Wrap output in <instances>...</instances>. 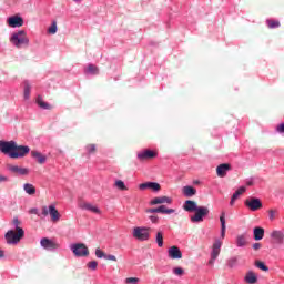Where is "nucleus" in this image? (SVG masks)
<instances>
[{
  "instance_id": "1",
  "label": "nucleus",
  "mask_w": 284,
  "mask_h": 284,
  "mask_svg": "<svg viewBox=\"0 0 284 284\" xmlns=\"http://www.w3.org/2000/svg\"><path fill=\"white\" fill-rule=\"evenodd\" d=\"M0 152L7 154L9 159H23L30 154V146L19 145L14 141L0 140Z\"/></svg>"
},
{
  "instance_id": "2",
  "label": "nucleus",
  "mask_w": 284,
  "mask_h": 284,
  "mask_svg": "<svg viewBox=\"0 0 284 284\" xmlns=\"http://www.w3.org/2000/svg\"><path fill=\"white\" fill-rule=\"evenodd\" d=\"M221 223V239H215L212 245L211 258H219V254H221V247L223 246V239H225V232L227 226L225 225V213H222L220 216Z\"/></svg>"
},
{
  "instance_id": "3",
  "label": "nucleus",
  "mask_w": 284,
  "mask_h": 284,
  "mask_svg": "<svg viewBox=\"0 0 284 284\" xmlns=\"http://www.w3.org/2000/svg\"><path fill=\"white\" fill-rule=\"evenodd\" d=\"M10 42L16 48H21L22 45H30V39L28 38V33L26 30H19L17 32H13Z\"/></svg>"
},
{
  "instance_id": "4",
  "label": "nucleus",
  "mask_w": 284,
  "mask_h": 284,
  "mask_svg": "<svg viewBox=\"0 0 284 284\" xmlns=\"http://www.w3.org/2000/svg\"><path fill=\"white\" fill-rule=\"evenodd\" d=\"M23 236H26V231H23V229H18V231L9 230L6 233L4 239L8 245H17Z\"/></svg>"
},
{
  "instance_id": "5",
  "label": "nucleus",
  "mask_w": 284,
  "mask_h": 284,
  "mask_svg": "<svg viewBox=\"0 0 284 284\" xmlns=\"http://www.w3.org/2000/svg\"><path fill=\"white\" fill-rule=\"evenodd\" d=\"M70 250L74 254V256H78V257L90 256V250H88V246L84 243L71 244Z\"/></svg>"
},
{
  "instance_id": "6",
  "label": "nucleus",
  "mask_w": 284,
  "mask_h": 284,
  "mask_svg": "<svg viewBox=\"0 0 284 284\" xmlns=\"http://www.w3.org/2000/svg\"><path fill=\"white\" fill-rule=\"evenodd\" d=\"M133 239L136 241H149L150 240V229L143 226H136L132 232Z\"/></svg>"
},
{
  "instance_id": "7",
  "label": "nucleus",
  "mask_w": 284,
  "mask_h": 284,
  "mask_svg": "<svg viewBox=\"0 0 284 284\" xmlns=\"http://www.w3.org/2000/svg\"><path fill=\"white\" fill-rule=\"evenodd\" d=\"M194 212L195 214L191 216V222L203 223V219L210 214V209L206 206H199Z\"/></svg>"
},
{
  "instance_id": "8",
  "label": "nucleus",
  "mask_w": 284,
  "mask_h": 284,
  "mask_svg": "<svg viewBox=\"0 0 284 284\" xmlns=\"http://www.w3.org/2000/svg\"><path fill=\"white\" fill-rule=\"evenodd\" d=\"M244 205L251 210V212H256L263 207V202L258 197H248L245 200Z\"/></svg>"
},
{
  "instance_id": "9",
  "label": "nucleus",
  "mask_w": 284,
  "mask_h": 284,
  "mask_svg": "<svg viewBox=\"0 0 284 284\" xmlns=\"http://www.w3.org/2000/svg\"><path fill=\"white\" fill-rule=\"evenodd\" d=\"M7 170L12 174H19L20 176H28V174H30V169L21 168L19 165L8 164Z\"/></svg>"
},
{
  "instance_id": "10",
  "label": "nucleus",
  "mask_w": 284,
  "mask_h": 284,
  "mask_svg": "<svg viewBox=\"0 0 284 284\" xmlns=\"http://www.w3.org/2000/svg\"><path fill=\"white\" fill-rule=\"evenodd\" d=\"M7 26L9 28H21L23 27V18L19 14L11 16L7 19Z\"/></svg>"
},
{
  "instance_id": "11",
  "label": "nucleus",
  "mask_w": 284,
  "mask_h": 284,
  "mask_svg": "<svg viewBox=\"0 0 284 284\" xmlns=\"http://www.w3.org/2000/svg\"><path fill=\"white\" fill-rule=\"evenodd\" d=\"M80 210H85L87 212H92V214H102L101 209L97 204L89 202H81L79 204Z\"/></svg>"
},
{
  "instance_id": "12",
  "label": "nucleus",
  "mask_w": 284,
  "mask_h": 284,
  "mask_svg": "<svg viewBox=\"0 0 284 284\" xmlns=\"http://www.w3.org/2000/svg\"><path fill=\"white\" fill-rule=\"evenodd\" d=\"M174 209H168L165 205H161L156 209H148V214H174Z\"/></svg>"
},
{
  "instance_id": "13",
  "label": "nucleus",
  "mask_w": 284,
  "mask_h": 284,
  "mask_svg": "<svg viewBox=\"0 0 284 284\" xmlns=\"http://www.w3.org/2000/svg\"><path fill=\"white\" fill-rule=\"evenodd\" d=\"M40 245L41 247H43L44 250H59L60 245L59 243L48 239V237H43L40 241Z\"/></svg>"
},
{
  "instance_id": "14",
  "label": "nucleus",
  "mask_w": 284,
  "mask_h": 284,
  "mask_svg": "<svg viewBox=\"0 0 284 284\" xmlns=\"http://www.w3.org/2000/svg\"><path fill=\"white\" fill-rule=\"evenodd\" d=\"M139 161H148L150 159H156V152L152 150H143L138 152Z\"/></svg>"
},
{
  "instance_id": "15",
  "label": "nucleus",
  "mask_w": 284,
  "mask_h": 284,
  "mask_svg": "<svg viewBox=\"0 0 284 284\" xmlns=\"http://www.w3.org/2000/svg\"><path fill=\"white\" fill-rule=\"evenodd\" d=\"M49 215L52 223H59V221H61V213H59L54 204L49 205Z\"/></svg>"
},
{
  "instance_id": "16",
  "label": "nucleus",
  "mask_w": 284,
  "mask_h": 284,
  "mask_svg": "<svg viewBox=\"0 0 284 284\" xmlns=\"http://www.w3.org/2000/svg\"><path fill=\"white\" fill-rule=\"evenodd\" d=\"M169 258L179 260L183 258V253L181 252V248L179 246H171L168 250Z\"/></svg>"
},
{
  "instance_id": "17",
  "label": "nucleus",
  "mask_w": 284,
  "mask_h": 284,
  "mask_svg": "<svg viewBox=\"0 0 284 284\" xmlns=\"http://www.w3.org/2000/svg\"><path fill=\"white\" fill-rule=\"evenodd\" d=\"M163 203H168V205L172 204V197L168 196H159L151 200L150 205H163Z\"/></svg>"
},
{
  "instance_id": "18",
  "label": "nucleus",
  "mask_w": 284,
  "mask_h": 284,
  "mask_svg": "<svg viewBox=\"0 0 284 284\" xmlns=\"http://www.w3.org/2000/svg\"><path fill=\"white\" fill-rule=\"evenodd\" d=\"M244 283L256 284L258 283V275L254 271H248L244 276Z\"/></svg>"
},
{
  "instance_id": "19",
  "label": "nucleus",
  "mask_w": 284,
  "mask_h": 284,
  "mask_svg": "<svg viewBox=\"0 0 284 284\" xmlns=\"http://www.w3.org/2000/svg\"><path fill=\"white\" fill-rule=\"evenodd\" d=\"M231 170V166L230 164H220L217 168H216V174L217 176H220V179H223L225 176H227V172H230Z\"/></svg>"
},
{
  "instance_id": "20",
  "label": "nucleus",
  "mask_w": 284,
  "mask_h": 284,
  "mask_svg": "<svg viewBox=\"0 0 284 284\" xmlns=\"http://www.w3.org/2000/svg\"><path fill=\"white\" fill-rule=\"evenodd\" d=\"M271 239L277 244V245H283L284 243V233L283 231H273L271 233Z\"/></svg>"
},
{
  "instance_id": "21",
  "label": "nucleus",
  "mask_w": 284,
  "mask_h": 284,
  "mask_svg": "<svg viewBox=\"0 0 284 284\" xmlns=\"http://www.w3.org/2000/svg\"><path fill=\"white\" fill-rule=\"evenodd\" d=\"M31 156L32 159H36L37 163H39L40 165H43V163L48 161V156L43 155L39 151H31Z\"/></svg>"
},
{
  "instance_id": "22",
  "label": "nucleus",
  "mask_w": 284,
  "mask_h": 284,
  "mask_svg": "<svg viewBox=\"0 0 284 284\" xmlns=\"http://www.w3.org/2000/svg\"><path fill=\"white\" fill-rule=\"evenodd\" d=\"M199 207L195 201L186 200L183 204V210L185 212H194Z\"/></svg>"
},
{
  "instance_id": "23",
  "label": "nucleus",
  "mask_w": 284,
  "mask_h": 284,
  "mask_svg": "<svg viewBox=\"0 0 284 284\" xmlns=\"http://www.w3.org/2000/svg\"><path fill=\"white\" fill-rule=\"evenodd\" d=\"M263 236H265V229L261 226L253 229V237L255 241H263Z\"/></svg>"
},
{
  "instance_id": "24",
  "label": "nucleus",
  "mask_w": 284,
  "mask_h": 284,
  "mask_svg": "<svg viewBox=\"0 0 284 284\" xmlns=\"http://www.w3.org/2000/svg\"><path fill=\"white\" fill-rule=\"evenodd\" d=\"M182 192L184 194V196H186L187 199L192 197V196H196V189H194L193 186L186 185L182 189Z\"/></svg>"
},
{
  "instance_id": "25",
  "label": "nucleus",
  "mask_w": 284,
  "mask_h": 284,
  "mask_svg": "<svg viewBox=\"0 0 284 284\" xmlns=\"http://www.w3.org/2000/svg\"><path fill=\"white\" fill-rule=\"evenodd\" d=\"M236 247H245L247 245V236L245 234L237 235L235 239Z\"/></svg>"
},
{
  "instance_id": "26",
  "label": "nucleus",
  "mask_w": 284,
  "mask_h": 284,
  "mask_svg": "<svg viewBox=\"0 0 284 284\" xmlns=\"http://www.w3.org/2000/svg\"><path fill=\"white\" fill-rule=\"evenodd\" d=\"M36 103L41 108L42 110H52V105L50 103L43 101V98L39 95L36 100Z\"/></svg>"
},
{
  "instance_id": "27",
  "label": "nucleus",
  "mask_w": 284,
  "mask_h": 284,
  "mask_svg": "<svg viewBox=\"0 0 284 284\" xmlns=\"http://www.w3.org/2000/svg\"><path fill=\"white\" fill-rule=\"evenodd\" d=\"M245 191H246L245 186H241L237 191H235V193L231 197L230 205H234L239 196H241V194H245Z\"/></svg>"
},
{
  "instance_id": "28",
  "label": "nucleus",
  "mask_w": 284,
  "mask_h": 284,
  "mask_svg": "<svg viewBox=\"0 0 284 284\" xmlns=\"http://www.w3.org/2000/svg\"><path fill=\"white\" fill-rule=\"evenodd\" d=\"M23 85H24L23 97H24V100L28 101L30 99V92L32 91V85H30L29 81H24Z\"/></svg>"
},
{
  "instance_id": "29",
  "label": "nucleus",
  "mask_w": 284,
  "mask_h": 284,
  "mask_svg": "<svg viewBox=\"0 0 284 284\" xmlns=\"http://www.w3.org/2000/svg\"><path fill=\"white\" fill-rule=\"evenodd\" d=\"M23 190L27 194H29V196L37 194V187H34V185H32L30 183H26L23 185Z\"/></svg>"
},
{
  "instance_id": "30",
  "label": "nucleus",
  "mask_w": 284,
  "mask_h": 284,
  "mask_svg": "<svg viewBox=\"0 0 284 284\" xmlns=\"http://www.w3.org/2000/svg\"><path fill=\"white\" fill-rule=\"evenodd\" d=\"M227 267H230L231 270L236 267V265H239V257H230L226 262Z\"/></svg>"
},
{
  "instance_id": "31",
  "label": "nucleus",
  "mask_w": 284,
  "mask_h": 284,
  "mask_svg": "<svg viewBox=\"0 0 284 284\" xmlns=\"http://www.w3.org/2000/svg\"><path fill=\"white\" fill-rule=\"evenodd\" d=\"M114 185L118 190H121V192L128 191V186H125V182H123V180H116Z\"/></svg>"
},
{
  "instance_id": "32",
  "label": "nucleus",
  "mask_w": 284,
  "mask_h": 284,
  "mask_svg": "<svg viewBox=\"0 0 284 284\" xmlns=\"http://www.w3.org/2000/svg\"><path fill=\"white\" fill-rule=\"evenodd\" d=\"M155 242L159 247H163V232L159 231L155 236Z\"/></svg>"
},
{
  "instance_id": "33",
  "label": "nucleus",
  "mask_w": 284,
  "mask_h": 284,
  "mask_svg": "<svg viewBox=\"0 0 284 284\" xmlns=\"http://www.w3.org/2000/svg\"><path fill=\"white\" fill-rule=\"evenodd\" d=\"M87 72L89 74H99V68H97V65L94 64H89L87 68Z\"/></svg>"
},
{
  "instance_id": "34",
  "label": "nucleus",
  "mask_w": 284,
  "mask_h": 284,
  "mask_svg": "<svg viewBox=\"0 0 284 284\" xmlns=\"http://www.w3.org/2000/svg\"><path fill=\"white\" fill-rule=\"evenodd\" d=\"M266 23L271 29L281 27V22H278L277 20H267Z\"/></svg>"
},
{
  "instance_id": "35",
  "label": "nucleus",
  "mask_w": 284,
  "mask_h": 284,
  "mask_svg": "<svg viewBox=\"0 0 284 284\" xmlns=\"http://www.w3.org/2000/svg\"><path fill=\"white\" fill-rule=\"evenodd\" d=\"M149 190H152L153 192H160L161 191V184L156 182H151Z\"/></svg>"
},
{
  "instance_id": "36",
  "label": "nucleus",
  "mask_w": 284,
  "mask_h": 284,
  "mask_svg": "<svg viewBox=\"0 0 284 284\" xmlns=\"http://www.w3.org/2000/svg\"><path fill=\"white\" fill-rule=\"evenodd\" d=\"M255 267H258V270H262V272H267L270 268L265 265V263L257 261L255 262Z\"/></svg>"
},
{
  "instance_id": "37",
  "label": "nucleus",
  "mask_w": 284,
  "mask_h": 284,
  "mask_svg": "<svg viewBox=\"0 0 284 284\" xmlns=\"http://www.w3.org/2000/svg\"><path fill=\"white\" fill-rule=\"evenodd\" d=\"M57 30H58L57 21H53L49 27L48 32L49 34H57Z\"/></svg>"
},
{
  "instance_id": "38",
  "label": "nucleus",
  "mask_w": 284,
  "mask_h": 284,
  "mask_svg": "<svg viewBox=\"0 0 284 284\" xmlns=\"http://www.w3.org/2000/svg\"><path fill=\"white\" fill-rule=\"evenodd\" d=\"M87 267L89 268V270H97V267H99V263L97 262V261H91V262H89L88 264H87Z\"/></svg>"
},
{
  "instance_id": "39",
  "label": "nucleus",
  "mask_w": 284,
  "mask_h": 284,
  "mask_svg": "<svg viewBox=\"0 0 284 284\" xmlns=\"http://www.w3.org/2000/svg\"><path fill=\"white\" fill-rule=\"evenodd\" d=\"M173 274H175V276H183V274H185V271L182 267H175L173 268Z\"/></svg>"
},
{
  "instance_id": "40",
  "label": "nucleus",
  "mask_w": 284,
  "mask_h": 284,
  "mask_svg": "<svg viewBox=\"0 0 284 284\" xmlns=\"http://www.w3.org/2000/svg\"><path fill=\"white\" fill-rule=\"evenodd\" d=\"M87 152H89V154H94V152H97V145L95 144L87 145Z\"/></svg>"
},
{
  "instance_id": "41",
  "label": "nucleus",
  "mask_w": 284,
  "mask_h": 284,
  "mask_svg": "<svg viewBox=\"0 0 284 284\" xmlns=\"http://www.w3.org/2000/svg\"><path fill=\"white\" fill-rule=\"evenodd\" d=\"M95 256L97 258H105V252L101 251V248L95 250Z\"/></svg>"
},
{
  "instance_id": "42",
  "label": "nucleus",
  "mask_w": 284,
  "mask_h": 284,
  "mask_svg": "<svg viewBox=\"0 0 284 284\" xmlns=\"http://www.w3.org/2000/svg\"><path fill=\"white\" fill-rule=\"evenodd\" d=\"M139 277H128V278H125V283L126 284H136V283H139Z\"/></svg>"
},
{
  "instance_id": "43",
  "label": "nucleus",
  "mask_w": 284,
  "mask_h": 284,
  "mask_svg": "<svg viewBox=\"0 0 284 284\" xmlns=\"http://www.w3.org/2000/svg\"><path fill=\"white\" fill-rule=\"evenodd\" d=\"M41 210H42V213H41L42 216H48V214H50V206L44 205L41 207Z\"/></svg>"
},
{
  "instance_id": "44",
  "label": "nucleus",
  "mask_w": 284,
  "mask_h": 284,
  "mask_svg": "<svg viewBox=\"0 0 284 284\" xmlns=\"http://www.w3.org/2000/svg\"><path fill=\"white\" fill-rule=\"evenodd\" d=\"M268 219L270 221H274V219H276V210L268 211Z\"/></svg>"
},
{
  "instance_id": "45",
  "label": "nucleus",
  "mask_w": 284,
  "mask_h": 284,
  "mask_svg": "<svg viewBox=\"0 0 284 284\" xmlns=\"http://www.w3.org/2000/svg\"><path fill=\"white\" fill-rule=\"evenodd\" d=\"M12 224L14 225V227H16V232H18V229H21V222H19V219L18 217H14L13 219V222H12Z\"/></svg>"
},
{
  "instance_id": "46",
  "label": "nucleus",
  "mask_w": 284,
  "mask_h": 284,
  "mask_svg": "<svg viewBox=\"0 0 284 284\" xmlns=\"http://www.w3.org/2000/svg\"><path fill=\"white\" fill-rule=\"evenodd\" d=\"M150 183L151 182L140 184L139 190H150Z\"/></svg>"
},
{
  "instance_id": "47",
  "label": "nucleus",
  "mask_w": 284,
  "mask_h": 284,
  "mask_svg": "<svg viewBox=\"0 0 284 284\" xmlns=\"http://www.w3.org/2000/svg\"><path fill=\"white\" fill-rule=\"evenodd\" d=\"M149 219H150L151 223H159V216H156V215H151Z\"/></svg>"
},
{
  "instance_id": "48",
  "label": "nucleus",
  "mask_w": 284,
  "mask_h": 284,
  "mask_svg": "<svg viewBox=\"0 0 284 284\" xmlns=\"http://www.w3.org/2000/svg\"><path fill=\"white\" fill-rule=\"evenodd\" d=\"M106 261H114V262H116V256H114V255H105V257H104Z\"/></svg>"
},
{
  "instance_id": "49",
  "label": "nucleus",
  "mask_w": 284,
  "mask_h": 284,
  "mask_svg": "<svg viewBox=\"0 0 284 284\" xmlns=\"http://www.w3.org/2000/svg\"><path fill=\"white\" fill-rule=\"evenodd\" d=\"M276 130H277V132H280V134H283L284 133V124L277 125Z\"/></svg>"
},
{
  "instance_id": "50",
  "label": "nucleus",
  "mask_w": 284,
  "mask_h": 284,
  "mask_svg": "<svg viewBox=\"0 0 284 284\" xmlns=\"http://www.w3.org/2000/svg\"><path fill=\"white\" fill-rule=\"evenodd\" d=\"M261 247H263V245L261 243H254L253 244V250H255V251L261 250Z\"/></svg>"
},
{
  "instance_id": "51",
  "label": "nucleus",
  "mask_w": 284,
  "mask_h": 284,
  "mask_svg": "<svg viewBox=\"0 0 284 284\" xmlns=\"http://www.w3.org/2000/svg\"><path fill=\"white\" fill-rule=\"evenodd\" d=\"M29 214H37V216H40V215H39V209H31V210L29 211Z\"/></svg>"
},
{
  "instance_id": "52",
  "label": "nucleus",
  "mask_w": 284,
  "mask_h": 284,
  "mask_svg": "<svg viewBox=\"0 0 284 284\" xmlns=\"http://www.w3.org/2000/svg\"><path fill=\"white\" fill-rule=\"evenodd\" d=\"M8 181V176L0 175V183H6Z\"/></svg>"
},
{
  "instance_id": "53",
  "label": "nucleus",
  "mask_w": 284,
  "mask_h": 284,
  "mask_svg": "<svg viewBox=\"0 0 284 284\" xmlns=\"http://www.w3.org/2000/svg\"><path fill=\"white\" fill-rule=\"evenodd\" d=\"M214 261H216V258L211 257V260L209 261V265H214Z\"/></svg>"
},
{
  "instance_id": "54",
  "label": "nucleus",
  "mask_w": 284,
  "mask_h": 284,
  "mask_svg": "<svg viewBox=\"0 0 284 284\" xmlns=\"http://www.w3.org/2000/svg\"><path fill=\"white\" fill-rule=\"evenodd\" d=\"M6 256V253L3 252V250H0V258H3Z\"/></svg>"
},
{
  "instance_id": "55",
  "label": "nucleus",
  "mask_w": 284,
  "mask_h": 284,
  "mask_svg": "<svg viewBox=\"0 0 284 284\" xmlns=\"http://www.w3.org/2000/svg\"><path fill=\"white\" fill-rule=\"evenodd\" d=\"M201 183L199 180L194 181V185H199Z\"/></svg>"
},
{
  "instance_id": "56",
  "label": "nucleus",
  "mask_w": 284,
  "mask_h": 284,
  "mask_svg": "<svg viewBox=\"0 0 284 284\" xmlns=\"http://www.w3.org/2000/svg\"><path fill=\"white\" fill-rule=\"evenodd\" d=\"M75 3H79V2H81V1H83V0H73Z\"/></svg>"
},
{
  "instance_id": "57",
  "label": "nucleus",
  "mask_w": 284,
  "mask_h": 284,
  "mask_svg": "<svg viewBox=\"0 0 284 284\" xmlns=\"http://www.w3.org/2000/svg\"><path fill=\"white\" fill-rule=\"evenodd\" d=\"M247 185H252V182H247Z\"/></svg>"
}]
</instances>
